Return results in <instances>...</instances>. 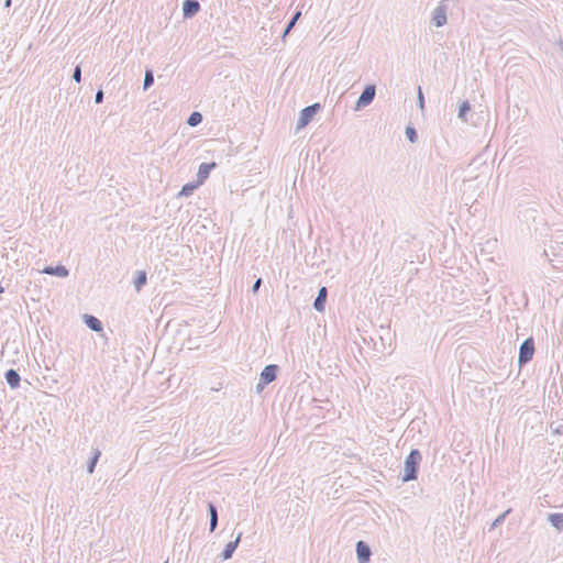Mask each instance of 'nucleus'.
I'll list each match as a JSON object with an SVG mask.
<instances>
[{
  "instance_id": "1",
  "label": "nucleus",
  "mask_w": 563,
  "mask_h": 563,
  "mask_svg": "<svg viewBox=\"0 0 563 563\" xmlns=\"http://www.w3.org/2000/svg\"><path fill=\"white\" fill-rule=\"evenodd\" d=\"M421 461V452L418 449H412L404 462V474L401 477L404 483H408L418 478Z\"/></svg>"
},
{
  "instance_id": "2",
  "label": "nucleus",
  "mask_w": 563,
  "mask_h": 563,
  "mask_svg": "<svg viewBox=\"0 0 563 563\" xmlns=\"http://www.w3.org/2000/svg\"><path fill=\"white\" fill-rule=\"evenodd\" d=\"M534 341L533 338H527L519 346L518 364L520 367L528 364L534 354Z\"/></svg>"
},
{
  "instance_id": "3",
  "label": "nucleus",
  "mask_w": 563,
  "mask_h": 563,
  "mask_svg": "<svg viewBox=\"0 0 563 563\" xmlns=\"http://www.w3.org/2000/svg\"><path fill=\"white\" fill-rule=\"evenodd\" d=\"M320 109H321V106L318 102L312 103L308 107H305L299 112V118L297 121V130H300V129H303L305 126H307L312 121L313 117L319 112Z\"/></svg>"
},
{
  "instance_id": "4",
  "label": "nucleus",
  "mask_w": 563,
  "mask_h": 563,
  "mask_svg": "<svg viewBox=\"0 0 563 563\" xmlns=\"http://www.w3.org/2000/svg\"><path fill=\"white\" fill-rule=\"evenodd\" d=\"M376 96V86L375 85H366L361 96L355 102L354 110L360 111L365 107L369 106Z\"/></svg>"
},
{
  "instance_id": "5",
  "label": "nucleus",
  "mask_w": 563,
  "mask_h": 563,
  "mask_svg": "<svg viewBox=\"0 0 563 563\" xmlns=\"http://www.w3.org/2000/svg\"><path fill=\"white\" fill-rule=\"evenodd\" d=\"M355 551H356V556H357L358 563H368L369 562V559L372 555V550L365 541H362V540L357 541Z\"/></svg>"
},
{
  "instance_id": "6",
  "label": "nucleus",
  "mask_w": 563,
  "mask_h": 563,
  "mask_svg": "<svg viewBox=\"0 0 563 563\" xmlns=\"http://www.w3.org/2000/svg\"><path fill=\"white\" fill-rule=\"evenodd\" d=\"M279 367L276 364L266 365L261 372V382L263 384H271L277 378Z\"/></svg>"
},
{
  "instance_id": "7",
  "label": "nucleus",
  "mask_w": 563,
  "mask_h": 563,
  "mask_svg": "<svg viewBox=\"0 0 563 563\" xmlns=\"http://www.w3.org/2000/svg\"><path fill=\"white\" fill-rule=\"evenodd\" d=\"M200 8L197 0H185L183 2V16L185 19L194 18L200 11Z\"/></svg>"
},
{
  "instance_id": "8",
  "label": "nucleus",
  "mask_w": 563,
  "mask_h": 563,
  "mask_svg": "<svg viewBox=\"0 0 563 563\" xmlns=\"http://www.w3.org/2000/svg\"><path fill=\"white\" fill-rule=\"evenodd\" d=\"M241 538H242V532H239L235 540L230 541L229 543L225 544L223 551L220 554L221 560L227 561L233 556L236 548L239 547Z\"/></svg>"
},
{
  "instance_id": "9",
  "label": "nucleus",
  "mask_w": 563,
  "mask_h": 563,
  "mask_svg": "<svg viewBox=\"0 0 563 563\" xmlns=\"http://www.w3.org/2000/svg\"><path fill=\"white\" fill-rule=\"evenodd\" d=\"M446 8L442 4L438 5L432 13V23L437 27H441L446 24Z\"/></svg>"
},
{
  "instance_id": "10",
  "label": "nucleus",
  "mask_w": 563,
  "mask_h": 563,
  "mask_svg": "<svg viewBox=\"0 0 563 563\" xmlns=\"http://www.w3.org/2000/svg\"><path fill=\"white\" fill-rule=\"evenodd\" d=\"M328 298V289L327 287L322 286L318 290V295L313 301V308L318 312H323L325 309V302Z\"/></svg>"
},
{
  "instance_id": "11",
  "label": "nucleus",
  "mask_w": 563,
  "mask_h": 563,
  "mask_svg": "<svg viewBox=\"0 0 563 563\" xmlns=\"http://www.w3.org/2000/svg\"><path fill=\"white\" fill-rule=\"evenodd\" d=\"M216 167V163H201L197 173L198 184L202 185L209 177L210 172Z\"/></svg>"
},
{
  "instance_id": "12",
  "label": "nucleus",
  "mask_w": 563,
  "mask_h": 563,
  "mask_svg": "<svg viewBox=\"0 0 563 563\" xmlns=\"http://www.w3.org/2000/svg\"><path fill=\"white\" fill-rule=\"evenodd\" d=\"M42 273L52 275V276L62 277V278H65L69 275L68 268L62 264L56 265V266H46L42 271Z\"/></svg>"
},
{
  "instance_id": "13",
  "label": "nucleus",
  "mask_w": 563,
  "mask_h": 563,
  "mask_svg": "<svg viewBox=\"0 0 563 563\" xmlns=\"http://www.w3.org/2000/svg\"><path fill=\"white\" fill-rule=\"evenodd\" d=\"M82 319H84V323L91 330V331H95V332H100L103 330V325H102V322L95 316L92 314H87L85 313L82 316Z\"/></svg>"
},
{
  "instance_id": "14",
  "label": "nucleus",
  "mask_w": 563,
  "mask_h": 563,
  "mask_svg": "<svg viewBox=\"0 0 563 563\" xmlns=\"http://www.w3.org/2000/svg\"><path fill=\"white\" fill-rule=\"evenodd\" d=\"M4 378L7 384L12 388L15 389L20 386L21 377L18 371L10 368L5 372Z\"/></svg>"
},
{
  "instance_id": "15",
  "label": "nucleus",
  "mask_w": 563,
  "mask_h": 563,
  "mask_svg": "<svg viewBox=\"0 0 563 563\" xmlns=\"http://www.w3.org/2000/svg\"><path fill=\"white\" fill-rule=\"evenodd\" d=\"M207 509L210 517L209 530L210 532H213L218 527V509L217 506L211 501L208 503Z\"/></svg>"
},
{
  "instance_id": "16",
  "label": "nucleus",
  "mask_w": 563,
  "mask_h": 563,
  "mask_svg": "<svg viewBox=\"0 0 563 563\" xmlns=\"http://www.w3.org/2000/svg\"><path fill=\"white\" fill-rule=\"evenodd\" d=\"M474 181L475 179H468L463 181L462 199L465 201V205H467L468 201L475 200V195L473 194V191L471 192V189L474 188Z\"/></svg>"
},
{
  "instance_id": "17",
  "label": "nucleus",
  "mask_w": 563,
  "mask_h": 563,
  "mask_svg": "<svg viewBox=\"0 0 563 563\" xmlns=\"http://www.w3.org/2000/svg\"><path fill=\"white\" fill-rule=\"evenodd\" d=\"M147 283V274L145 271H137L133 279L135 290L139 292Z\"/></svg>"
},
{
  "instance_id": "18",
  "label": "nucleus",
  "mask_w": 563,
  "mask_h": 563,
  "mask_svg": "<svg viewBox=\"0 0 563 563\" xmlns=\"http://www.w3.org/2000/svg\"><path fill=\"white\" fill-rule=\"evenodd\" d=\"M548 521L559 531L563 530V514L553 512L548 516Z\"/></svg>"
},
{
  "instance_id": "19",
  "label": "nucleus",
  "mask_w": 563,
  "mask_h": 563,
  "mask_svg": "<svg viewBox=\"0 0 563 563\" xmlns=\"http://www.w3.org/2000/svg\"><path fill=\"white\" fill-rule=\"evenodd\" d=\"M199 186H201V185H200V184H198V181L187 183V184H185V185L181 187V189H180V191H179L178 196H180V197H189V196H191V195H192V192H194V191H195Z\"/></svg>"
},
{
  "instance_id": "20",
  "label": "nucleus",
  "mask_w": 563,
  "mask_h": 563,
  "mask_svg": "<svg viewBox=\"0 0 563 563\" xmlns=\"http://www.w3.org/2000/svg\"><path fill=\"white\" fill-rule=\"evenodd\" d=\"M101 455V452L96 449L93 452H92V456L89 459L88 463H87V472L89 474H92L95 472V468H96V465L99 461V457Z\"/></svg>"
},
{
  "instance_id": "21",
  "label": "nucleus",
  "mask_w": 563,
  "mask_h": 563,
  "mask_svg": "<svg viewBox=\"0 0 563 563\" xmlns=\"http://www.w3.org/2000/svg\"><path fill=\"white\" fill-rule=\"evenodd\" d=\"M301 16V12L300 11H296L291 19L288 21V23L286 24L285 29H284V32H283V37H285L292 29L294 26L296 25L297 21L299 20V18Z\"/></svg>"
},
{
  "instance_id": "22",
  "label": "nucleus",
  "mask_w": 563,
  "mask_h": 563,
  "mask_svg": "<svg viewBox=\"0 0 563 563\" xmlns=\"http://www.w3.org/2000/svg\"><path fill=\"white\" fill-rule=\"evenodd\" d=\"M203 120V117L200 112L194 111L190 113V115L187 119V124L189 126H197L199 125Z\"/></svg>"
},
{
  "instance_id": "23",
  "label": "nucleus",
  "mask_w": 563,
  "mask_h": 563,
  "mask_svg": "<svg viewBox=\"0 0 563 563\" xmlns=\"http://www.w3.org/2000/svg\"><path fill=\"white\" fill-rule=\"evenodd\" d=\"M471 111V104L467 100L463 101L461 104H460V108H459V114L457 117L463 120V121H466V114Z\"/></svg>"
},
{
  "instance_id": "24",
  "label": "nucleus",
  "mask_w": 563,
  "mask_h": 563,
  "mask_svg": "<svg viewBox=\"0 0 563 563\" xmlns=\"http://www.w3.org/2000/svg\"><path fill=\"white\" fill-rule=\"evenodd\" d=\"M154 84V73L152 69H146L143 80V89L147 90Z\"/></svg>"
},
{
  "instance_id": "25",
  "label": "nucleus",
  "mask_w": 563,
  "mask_h": 563,
  "mask_svg": "<svg viewBox=\"0 0 563 563\" xmlns=\"http://www.w3.org/2000/svg\"><path fill=\"white\" fill-rule=\"evenodd\" d=\"M511 509H507L506 511H504L503 514H500L494 521L493 523L490 525V528H489V531L494 530L495 528H497L498 526H500L506 517L510 514Z\"/></svg>"
},
{
  "instance_id": "26",
  "label": "nucleus",
  "mask_w": 563,
  "mask_h": 563,
  "mask_svg": "<svg viewBox=\"0 0 563 563\" xmlns=\"http://www.w3.org/2000/svg\"><path fill=\"white\" fill-rule=\"evenodd\" d=\"M406 137L410 143H416L418 141V133L413 126L408 125L406 128Z\"/></svg>"
},
{
  "instance_id": "27",
  "label": "nucleus",
  "mask_w": 563,
  "mask_h": 563,
  "mask_svg": "<svg viewBox=\"0 0 563 563\" xmlns=\"http://www.w3.org/2000/svg\"><path fill=\"white\" fill-rule=\"evenodd\" d=\"M417 103L421 110L424 109V96L420 86L418 87Z\"/></svg>"
},
{
  "instance_id": "28",
  "label": "nucleus",
  "mask_w": 563,
  "mask_h": 563,
  "mask_svg": "<svg viewBox=\"0 0 563 563\" xmlns=\"http://www.w3.org/2000/svg\"><path fill=\"white\" fill-rule=\"evenodd\" d=\"M71 78L76 82H80L81 81V67H80V65H77L75 67Z\"/></svg>"
},
{
  "instance_id": "29",
  "label": "nucleus",
  "mask_w": 563,
  "mask_h": 563,
  "mask_svg": "<svg viewBox=\"0 0 563 563\" xmlns=\"http://www.w3.org/2000/svg\"><path fill=\"white\" fill-rule=\"evenodd\" d=\"M262 283H263V282H262V278H257V279L255 280V283H254V284H253V286H252V292H253V294H256V292L258 291V289H260V287H261Z\"/></svg>"
},
{
  "instance_id": "30",
  "label": "nucleus",
  "mask_w": 563,
  "mask_h": 563,
  "mask_svg": "<svg viewBox=\"0 0 563 563\" xmlns=\"http://www.w3.org/2000/svg\"><path fill=\"white\" fill-rule=\"evenodd\" d=\"M103 101V91L101 89H99L97 92H96V96H95V102L96 103H101Z\"/></svg>"
},
{
  "instance_id": "31",
  "label": "nucleus",
  "mask_w": 563,
  "mask_h": 563,
  "mask_svg": "<svg viewBox=\"0 0 563 563\" xmlns=\"http://www.w3.org/2000/svg\"><path fill=\"white\" fill-rule=\"evenodd\" d=\"M554 243L563 246V235L555 236Z\"/></svg>"
},
{
  "instance_id": "32",
  "label": "nucleus",
  "mask_w": 563,
  "mask_h": 563,
  "mask_svg": "<svg viewBox=\"0 0 563 563\" xmlns=\"http://www.w3.org/2000/svg\"><path fill=\"white\" fill-rule=\"evenodd\" d=\"M266 385H267V384H263V382H261V380H260V382L257 383V385H256V390H257V393H261V391L264 389V387H265Z\"/></svg>"
},
{
  "instance_id": "33",
  "label": "nucleus",
  "mask_w": 563,
  "mask_h": 563,
  "mask_svg": "<svg viewBox=\"0 0 563 563\" xmlns=\"http://www.w3.org/2000/svg\"><path fill=\"white\" fill-rule=\"evenodd\" d=\"M266 385H267V384H263V382H261V380H260V382L257 383V385H256V390H257V393H261V391L264 389V387H265Z\"/></svg>"
},
{
  "instance_id": "34",
  "label": "nucleus",
  "mask_w": 563,
  "mask_h": 563,
  "mask_svg": "<svg viewBox=\"0 0 563 563\" xmlns=\"http://www.w3.org/2000/svg\"><path fill=\"white\" fill-rule=\"evenodd\" d=\"M525 212H526V213H527V212H532V213H534V212H537V210H536V209H526V210H525Z\"/></svg>"
},
{
  "instance_id": "35",
  "label": "nucleus",
  "mask_w": 563,
  "mask_h": 563,
  "mask_svg": "<svg viewBox=\"0 0 563 563\" xmlns=\"http://www.w3.org/2000/svg\"><path fill=\"white\" fill-rule=\"evenodd\" d=\"M10 4H11V0H5L4 5H5V7H10Z\"/></svg>"
},
{
  "instance_id": "36",
  "label": "nucleus",
  "mask_w": 563,
  "mask_h": 563,
  "mask_svg": "<svg viewBox=\"0 0 563 563\" xmlns=\"http://www.w3.org/2000/svg\"><path fill=\"white\" fill-rule=\"evenodd\" d=\"M559 428H562V424H559V427H555L554 432H560Z\"/></svg>"
},
{
  "instance_id": "37",
  "label": "nucleus",
  "mask_w": 563,
  "mask_h": 563,
  "mask_svg": "<svg viewBox=\"0 0 563 563\" xmlns=\"http://www.w3.org/2000/svg\"><path fill=\"white\" fill-rule=\"evenodd\" d=\"M559 428H562V424H559V427H555L554 432H560Z\"/></svg>"
},
{
  "instance_id": "38",
  "label": "nucleus",
  "mask_w": 563,
  "mask_h": 563,
  "mask_svg": "<svg viewBox=\"0 0 563 563\" xmlns=\"http://www.w3.org/2000/svg\"><path fill=\"white\" fill-rule=\"evenodd\" d=\"M559 46L561 47L562 52H563V41H560L559 42Z\"/></svg>"
},
{
  "instance_id": "39",
  "label": "nucleus",
  "mask_w": 563,
  "mask_h": 563,
  "mask_svg": "<svg viewBox=\"0 0 563 563\" xmlns=\"http://www.w3.org/2000/svg\"><path fill=\"white\" fill-rule=\"evenodd\" d=\"M4 291V288L0 285V294Z\"/></svg>"
},
{
  "instance_id": "40",
  "label": "nucleus",
  "mask_w": 563,
  "mask_h": 563,
  "mask_svg": "<svg viewBox=\"0 0 563 563\" xmlns=\"http://www.w3.org/2000/svg\"><path fill=\"white\" fill-rule=\"evenodd\" d=\"M164 563H168V560H166Z\"/></svg>"
}]
</instances>
